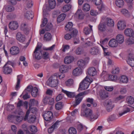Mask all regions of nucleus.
<instances>
[{
  "label": "nucleus",
  "mask_w": 134,
  "mask_h": 134,
  "mask_svg": "<svg viewBox=\"0 0 134 134\" xmlns=\"http://www.w3.org/2000/svg\"><path fill=\"white\" fill-rule=\"evenodd\" d=\"M81 116L85 117L91 121H93L98 118L97 114H93L90 109L87 108L86 105L81 109Z\"/></svg>",
  "instance_id": "1"
},
{
  "label": "nucleus",
  "mask_w": 134,
  "mask_h": 134,
  "mask_svg": "<svg viewBox=\"0 0 134 134\" xmlns=\"http://www.w3.org/2000/svg\"><path fill=\"white\" fill-rule=\"evenodd\" d=\"M57 76V75L54 74L49 79L47 82L48 86L51 87H54L57 86L58 81Z\"/></svg>",
  "instance_id": "2"
},
{
  "label": "nucleus",
  "mask_w": 134,
  "mask_h": 134,
  "mask_svg": "<svg viewBox=\"0 0 134 134\" xmlns=\"http://www.w3.org/2000/svg\"><path fill=\"white\" fill-rule=\"evenodd\" d=\"M90 79L86 77L79 85L78 91H80L87 89L90 83Z\"/></svg>",
  "instance_id": "3"
},
{
  "label": "nucleus",
  "mask_w": 134,
  "mask_h": 134,
  "mask_svg": "<svg viewBox=\"0 0 134 134\" xmlns=\"http://www.w3.org/2000/svg\"><path fill=\"white\" fill-rule=\"evenodd\" d=\"M73 24L71 22H69L65 26V30L68 31L72 32L73 36H76L78 31L75 29L73 28Z\"/></svg>",
  "instance_id": "4"
},
{
  "label": "nucleus",
  "mask_w": 134,
  "mask_h": 134,
  "mask_svg": "<svg viewBox=\"0 0 134 134\" xmlns=\"http://www.w3.org/2000/svg\"><path fill=\"white\" fill-rule=\"evenodd\" d=\"M92 1L96 5L98 6L97 8L100 12L104 9L105 6L101 0H92Z\"/></svg>",
  "instance_id": "5"
},
{
  "label": "nucleus",
  "mask_w": 134,
  "mask_h": 134,
  "mask_svg": "<svg viewBox=\"0 0 134 134\" xmlns=\"http://www.w3.org/2000/svg\"><path fill=\"white\" fill-rule=\"evenodd\" d=\"M106 23L102 19L98 26V30L102 32H104L106 31L107 29Z\"/></svg>",
  "instance_id": "6"
},
{
  "label": "nucleus",
  "mask_w": 134,
  "mask_h": 134,
  "mask_svg": "<svg viewBox=\"0 0 134 134\" xmlns=\"http://www.w3.org/2000/svg\"><path fill=\"white\" fill-rule=\"evenodd\" d=\"M43 116L46 121H49L53 118V114L51 111H47L45 112Z\"/></svg>",
  "instance_id": "7"
},
{
  "label": "nucleus",
  "mask_w": 134,
  "mask_h": 134,
  "mask_svg": "<svg viewBox=\"0 0 134 134\" xmlns=\"http://www.w3.org/2000/svg\"><path fill=\"white\" fill-rule=\"evenodd\" d=\"M75 102H73V105L76 107L82 101L83 99V97L78 94L75 97Z\"/></svg>",
  "instance_id": "8"
},
{
  "label": "nucleus",
  "mask_w": 134,
  "mask_h": 134,
  "mask_svg": "<svg viewBox=\"0 0 134 134\" xmlns=\"http://www.w3.org/2000/svg\"><path fill=\"white\" fill-rule=\"evenodd\" d=\"M104 21L106 23L108 26L112 27L114 25V22L113 20L111 18L107 17L103 19Z\"/></svg>",
  "instance_id": "9"
},
{
  "label": "nucleus",
  "mask_w": 134,
  "mask_h": 134,
  "mask_svg": "<svg viewBox=\"0 0 134 134\" xmlns=\"http://www.w3.org/2000/svg\"><path fill=\"white\" fill-rule=\"evenodd\" d=\"M74 60V57L71 55L66 56L64 59V62L66 64H70L72 63Z\"/></svg>",
  "instance_id": "10"
},
{
  "label": "nucleus",
  "mask_w": 134,
  "mask_h": 134,
  "mask_svg": "<svg viewBox=\"0 0 134 134\" xmlns=\"http://www.w3.org/2000/svg\"><path fill=\"white\" fill-rule=\"evenodd\" d=\"M18 27V23L16 21H12L10 22L9 24V28L11 30H16Z\"/></svg>",
  "instance_id": "11"
},
{
  "label": "nucleus",
  "mask_w": 134,
  "mask_h": 134,
  "mask_svg": "<svg viewBox=\"0 0 134 134\" xmlns=\"http://www.w3.org/2000/svg\"><path fill=\"white\" fill-rule=\"evenodd\" d=\"M114 106L113 102L110 100H109L107 103L106 110L108 112H110L112 111Z\"/></svg>",
  "instance_id": "12"
},
{
  "label": "nucleus",
  "mask_w": 134,
  "mask_h": 134,
  "mask_svg": "<svg viewBox=\"0 0 134 134\" xmlns=\"http://www.w3.org/2000/svg\"><path fill=\"white\" fill-rule=\"evenodd\" d=\"M90 54L93 55L98 54L100 52L99 49L97 47L91 48L90 49Z\"/></svg>",
  "instance_id": "13"
},
{
  "label": "nucleus",
  "mask_w": 134,
  "mask_h": 134,
  "mask_svg": "<svg viewBox=\"0 0 134 134\" xmlns=\"http://www.w3.org/2000/svg\"><path fill=\"white\" fill-rule=\"evenodd\" d=\"M10 51L11 54L12 55H16L19 53V49L17 47L13 46L10 48Z\"/></svg>",
  "instance_id": "14"
},
{
  "label": "nucleus",
  "mask_w": 134,
  "mask_h": 134,
  "mask_svg": "<svg viewBox=\"0 0 134 134\" xmlns=\"http://www.w3.org/2000/svg\"><path fill=\"white\" fill-rule=\"evenodd\" d=\"M16 37L17 40L21 42H24L25 39V36L20 32H18L16 34Z\"/></svg>",
  "instance_id": "15"
},
{
  "label": "nucleus",
  "mask_w": 134,
  "mask_h": 134,
  "mask_svg": "<svg viewBox=\"0 0 134 134\" xmlns=\"http://www.w3.org/2000/svg\"><path fill=\"white\" fill-rule=\"evenodd\" d=\"M125 35L129 37L133 36L134 35V32L133 30L131 28H127L124 31Z\"/></svg>",
  "instance_id": "16"
},
{
  "label": "nucleus",
  "mask_w": 134,
  "mask_h": 134,
  "mask_svg": "<svg viewBox=\"0 0 134 134\" xmlns=\"http://www.w3.org/2000/svg\"><path fill=\"white\" fill-rule=\"evenodd\" d=\"M82 73V70L80 67L75 68L73 71V74L75 76H77L80 75Z\"/></svg>",
  "instance_id": "17"
},
{
  "label": "nucleus",
  "mask_w": 134,
  "mask_h": 134,
  "mask_svg": "<svg viewBox=\"0 0 134 134\" xmlns=\"http://www.w3.org/2000/svg\"><path fill=\"white\" fill-rule=\"evenodd\" d=\"M132 54H130L129 55V59L127 61V63L132 67H134V59L133 57Z\"/></svg>",
  "instance_id": "18"
},
{
  "label": "nucleus",
  "mask_w": 134,
  "mask_h": 134,
  "mask_svg": "<svg viewBox=\"0 0 134 134\" xmlns=\"http://www.w3.org/2000/svg\"><path fill=\"white\" fill-rule=\"evenodd\" d=\"M88 74L90 76H94L96 74V71L95 68L91 67L88 69Z\"/></svg>",
  "instance_id": "19"
},
{
  "label": "nucleus",
  "mask_w": 134,
  "mask_h": 134,
  "mask_svg": "<svg viewBox=\"0 0 134 134\" xmlns=\"http://www.w3.org/2000/svg\"><path fill=\"white\" fill-rule=\"evenodd\" d=\"M35 54V57L36 59L39 60L42 57L43 51H37L36 52H34Z\"/></svg>",
  "instance_id": "20"
},
{
  "label": "nucleus",
  "mask_w": 134,
  "mask_h": 134,
  "mask_svg": "<svg viewBox=\"0 0 134 134\" xmlns=\"http://www.w3.org/2000/svg\"><path fill=\"white\" fill-rule=\"evenodd\" d=\"M126 26L125 22L124 21H119L118 23V28L120 30H123L125 28Z\"/></svg>",
  "instance_id": "21"
},
{
  "label": "nucleus",
  "mask_w": 134,
  "mask_h": 134,
  "mask_svg": "<svg viewBox=\"0 0 134 134\" xmlns=\"http://www.w3.org/2000/svg\"><path fill=\"white\" fill-rule=\"evenodd\" d=\"M118 43L114 39H111L109 42V45L110 47H117L118 45Z\"/></svg>",
  "instance_id": "22"
},
{
  "label": "nucleus",
  "mask_w": 134,
  "mask_h": 134,
  "mask_svg": "<svg viewBox=\"0 0 134 134\" xmlns=\"http://www.w3.org/2000/svg\"><path fill=\"white\" fill-rule=\"evenodd\" d=\"M62 91L68 97L70 98H74L76 96L74 92H69L64 90L63 89L62 90Z\"/></svg>",
  "instance_id": "23"
},
{
  "label": "nucleus",
  "mask_w": 134,
  "mask_h": 134,
  "mask_svg": "<svg viewBox=\"0 0 134 134\" xmlns=\"http://www.w3.org/2000/svg\"><path fill=\"white\" fill-rule=\"evenodd\" d=\"M126 44L127 45H131L134 44V37L130 36L126 40Z\"/></svg>",
  "instance_id": "24"
},
{
  "label": "nucleus",
  "mask_w": 134,
  "mask_h": 134,
  "mask_svg": "<svg viewBox=\"0 0 134 134\" xmlns=\"http://www.w3.org/2000/svg\"><path fill=\"white\" fill-rule=\"evenodd\" d=\"M3 68V72L5 74H10L12 71V69L10 68L9 66H6V65H4Z\"/></svg>",
  "instance_id": "25"
},
{
  "label": "nucleus",
  "mask_w": 134,
  "mask_h": 134,
  "mask_svg": "<svg viewBox=\"0 0 134 134\" xmlns=\"http://www.w3.org/2000/svg\"><path fill=\"white\" fill-rule=\"evenodd\" d=\"M116 41L119 44L122 43L124 41L123 36L121 34L118 35L116 36Z\"/></svg>",
  "instance_id": "26"
},
{
  "label": "nucleus",
  "mask_w": 134,
  "mask_h": 134,
  "mask_svg": "<svg viewBox=\"0 0 134 134\" xmlns=\"http://www.w3.org/2000/svg\"><path fill=\"white\" fill-rule=\"evenodd\" d=\"M25 17L28 19H32L33 16V13L31 11H27L24 14Z\"/></svg>",
  "instance_id": "27"
},
{
  "label": "nucleus",
  "mask_w": 134,
  "mask_h": 134,
  "mask_svg": "<svg viewBox=\"0 0 134 134\" xmlns=\"http://www.w3.org/2000/svg\"><path fill=\"white\" fill-rule=\"evenodd\" d=\"M21 29L24 31V33L25 34H28L29 30L27 28L26 24L25 23L22 24L21 26Z\"/></svg>",
  "instance_id": "28"
},
{
  "label": "nucleus",
  "mask_w": 134,
  "mask_h": 134,
  "mask_svg": "<svg viewBox=\"0 0 134 134\" xmlns=\"http://www.w3.org/2000/svg\"><path fill=\"white\" fill-rule=\"evenodd\" d=\"M58 121H57L53 125L48 129V131L49 133H52L54 129L57 128V125H58Z\"/></svg>",
  "instance_id": "29"
},
{
  "label": "nucleus",
  "mask_w": 134,
  "mask_h": 134,
  "mask_svg": "<svg viewBox=\"0 0 134 134\" xmlns=\"http://www.w3.org/2000/svg\"><path fill=\"white\" fill-rule=\"evenodd\" d=\"M100 96L101 98L104 99L108 97V92L104 90H101L100 91Z\"/></svg>",
  "instance_id": "30"
},
{
  "label": "nucleus",
  "mask_w": 134,
  "mask_h": 134,
  "mask_svg": "<svg viewBox=\"0 0 134 134\" xmlns=\"http://www.w3.org/2000/svg\"><path fill=\"white\" fill-rule=\"evenodd\" d=\"M75 14L78 16V18L80 19H83L85 16L81 9H78Z\"/></svg>",
  "instance_id": "31"
},
{
  "label": "nucleus",
  "mask_w": 134,
  "mask_h": 134,
  "mask_svg": "<svg viewBox=\"0 0 134 134\" xmlns=\"http://www.w3.org/2000/svg\"><path fill=\"white\" fill-rule=\"evenodd\" d=\"M52 38V36L51 34L48 32L46 33L43 37V40L45 41H49L51 40Z\"/></svg>",
  "instance_id": "32"
},
{
  "label": "nucleus",
  "mask_w": 134,
  "mask_h": 134,
  "mask_svg": "<svg viewBox=\"0 0 134 134\" xmlns=\"http://www.w3.org/2000/svg\"><path fill=\"white\" fill-rule=\"evenodd\" d=\"M23 76L21 75H18L17 76V81L16 85L15 86V89L16 90H18L20 87V82L23 78Z\"/></svg>",
  "instance_id": "33"
},
{
  "label": "nucleus",
  "mask_w": 134,
  "mask_h": 134,
  "mask_svg": "<svg viewBox=\"0 0 134 134\" xmlns=\"http://www.w3.org/2000/svg\"><path fill=\"white\" fill-rule=\"evenodd\" d=\"M66 15L65 14H62L59 15L57 18V21L58 23H60L63 21L65 19Z\"/></svg>",
  "instance_id": "34"
},
{
  "label": "nucleus",
  "mask_w": 134,
  "mask_h": 134,
  "mask_svg": "<svg viewBox=\"0 0 134 134\" xmlns=\"http://www.w3.org/2000/svg\"><path fill=\"white\" fill-rule=\"evenodd\" d=\"M115 3L117 6L119 8H122L124 4V2L123 0H116Z\"/></svg>",
  "instance_id": "35"
},
{
  "label": "nucleus",
  "mask_w": 134,
  "mask_h": 134,
  "mask_svg": "<svg viewBox=\"0 0 134 134\" xmlns=\"http://www.w3.org/2000/svg\"><path fill=\"white\" fill-rule=\"evenodd\" d=\"M63 103L61 102L57 103L55 105V107L56 109L57 110H59L61 109L63 106Z\"/></svg>",
  "instance_id": "36"
},
{
  "label": "nucleus",
  "mask_w": 134,
  "mask_h": 134,
  "mask_svg": "<svg viewBox=\"0 0 134 134\" xmlns=\"http://www.w3.org/2000/svg\"><path fill=\"white\" fill-rule=\"evenodd\" d=\"M49 6L51 9L54 8L56 5L55 0H49Z\"/></svg>",
  "instance_id": "37"
},
{
  "label": "nucleus",
  "mask_w": 134,
  "mask_h": 134,
  "mask_svg": "<svg viewBox=\"0 0 134 134\" xmlns=\"http://www.w3.org/2000/svg\"><path fill=\"white\" fill-rule=\"evenodd\" d=\"M77 63L79 67L83 68L85 65V62L83 60L80 59L78 60Z\"/></svg>",
  "instance_id": "38"
},
{
  "label": "nucleus",
  "mask_w": 134,
  "mask_h": 134,
  "mask_svg": "<svg viewBox=\"0 0 134 134\" xmlns=\"http://www.w3.org/2000/svg\"><path fill=\"white\" fill-rule=\"evenodd\" d=\"M38 90L36 87H34L33 88L31 93L32 96L34 97H36L37 94Z\"/></svg>",
  "instance_id": "39"
},
{
  "label": "nucleus",
  "mask_w": 134,
  "mask_h": 134,
  "mask_svg": "<svg viewBox=\"0 0 134 134\" xmlns=\"http://www.w3.org/2000/svg\"><path fill=\"white\" fill-rule=\"evenodd\" d=\"M38 104V101L34 99H30L29 103V107L30 108L32 106L35 105H36Z\"/></svg>",
  "instance_id": "40"
},
{
  "label": "nucleus",
  "mask_w": 134,
  "mask_h": 134,
  "mask_svg": "<svg viewBox=\"0 0 134 134\" xmlns=\"http://www.w3.org/2000/svg\"><path fill=\"white\" fill-rule=\"evenodd\" d=\"M128 81V79L126 76H122L120 78V82L121 83H127Z\"/></svg>",
  "instance_id": "41"
},
{
  "label": "nucleus",
  "mask_w": 134,
  "mask_h": 134,
  "mask_svg": "<svg viewBox=\"0 0 134 134\" xmlns=\"http://www.w3.org/2000/svg\"><path fill=\"white\" fill-rule=\"evenodd\" d=\"M90 7L89 5L87 3H85L83 6L82 10L85 12L88 11L90 9Z\"/></svg>",
  "instance_id": "42"
},
{
  "label": "nucleus",
  "mask_w": 134,
  "mask_h": 134,
  "mask_svg": "<svg viewBox=\"0 0 134 134\" xmlns=\"http://www.w3.org/2000/svg\"><path fill=\"white\" fill-rule=\"evenodd\" d=\"M127 103L129 104H132L134 102V99L133 97L130 96L127 97Z\"/></svg>",
  "instance_id": "43"
},
{
  "label": "nucleus",
  "mask_w": 134,
  "mask_h": 134,
  "mask_svg": "<svg viewBox=\"0 0 134 134\" xmlns=\"http://www.w3.org/2000/svg\"><path fill=\"white\" fill-rule=\"evenodd\" d=\"M36 116L34 115H31L30 116L29 118L28 119V122L30 123H33L34 122L36 119Z\"/></svg>",
  "instance_id": "44"
},
{
  "label": "nucleus",
  "mask_w": 134,
  "mask_h": 134,
  "mask_svg": "<svg viewBox=\"0 0 134 134\" xmlns=\"http://www.w3.org/2000/svg\"><path fill=\"white\" fill-rule=\"evenodd\" d=\"M92 31L91 29L88 27H85L83 30V32L86 35H87L89 34Z\"/></svg>",
  "instance_id": "45"
},
{
  "label": "nucleus",
  "mask_w": 134,
  "mask_h": 134,
  "mask_svg": "<svg viewBox=\"0 0 134 134\" xmlns=\"http://www.w3.org/2000/svg\"><path fill=\"white\" fill-rule=\"evenodd\" d=\"M71 7V6L70 4H66L63 7L62 11L64 12H66L70 9Z\"/></svg>",
  "instance_id": "46"
},
{
  "label": "nucleus",
  "mask_w": 134,
  "mask_h": 134,
  "mask_svg": "<svg viewBox=\"0 0 134 134\" xmlns=\"http://www.w3.org/2000/svg\"><path fill=\"white\" fill-rule=\"evenodd\" d=\"M83 52V48L81 47H78L75 51V53L77 55H80Z\"/></svg>",
  "instance_id": "47"
},
{
  "label": "nucleus",
  "mask_w": 134,
  "mask_h": 134,
  "mask_svg": "<svg viewBox=\"0 0 134 134\" xmlns=\"http://www.w3.org/2000/svg\"><path fill=\"white\" fill-rule=\"evenodd\" d=\"M121 12L122 14L125 15L127 17H128L130 16V14L128 12V10L126 9H122L121 10Z\"/></svg>",
  "instance_id": "48"
},
{
  "label": "nucleus",
  "mask_w": 134,
  "mask_h": 134,
  "mask_svg": "<svg viewBox=\"0 0 134 134\" xmlns=\"http://www.w3.org/2000/svg\"><path fill=\"white\" fill-rule=\"evenodd\" d=\"M76 36H73L72 32H71L70 34H66L64 36V38L66 40H68L70 39L71 37Z\"/></svg>",
  "instance_id": "49"
},
{
  "label": "nucleus",
  "mask_w": 134,
  "mask_h": 134,
  "mask_svg": "<svg viewBox=\"0 0 134 134\" xmlns=\"http://www.w3.org/2000/svg\"><path fill=\"white\" fill-rule=\"evenodd\" d=\"M67 68L64 65H62L60 66L59 68V71L62 73H65L66 71Z\"/></svg>",
  "instance_id": "50"
},
{
  "label": "nucleus",
  "mask_w": 134,
  "mask_h": 134,
  "mask_svg": "<svg viewBox=\"0 0 134 134\" xmlns=\"http://www.w3.org/2000/svg\"><path fill=\"white\" fill-rule=\"evenodd\" d=\"M116 119V115L114 114L111 115L109 116L107 119L108 122L113 121L115 120Z\"/></svg>",
  "instance_id": "51"
},
{
  "label": "nucleus",
  "mask_w": 134,
  "mask_h": 134,
  "mask_svg": "<svg viewBox=\"0 0 134 134\" xmlns=\"http://www.w3.org/2000/svg\"><path fill=\"white\" fill-rule=\"evenodd\" d=\"M68 131L69 134H76L77 133L76 129L73 127L69 128Z\"/></svg>",
  "instance_id": "52"
},
{
  "label": "nucleus",
  "mask_w": 134,
  "mask_h": 134,
  "mask_svg": "<svg viewBox=\"0 0 134 134\" xmlns=\"http://www.w3.org/2000/svg\"><path fill=\"white\" fill-rule=\"evenodd\" d=\"M73 80L71 79H69L65 82V84L68 86H71L73 84Z\"/></svg>",
  "instance_id": "53"
},
{
  "label": "nucleus",
  "mask_w": 134,
  "mask_h": 134,
  "mask_svg": "<svg viewBox=\"0 0 134 134\" xmlns=\"http://www.w3.org/2000/svg\"><path fill=\"white\" fill-rule=\"evenodd\" d=\"M42 57L44 59H47L49 57L48 53L47 51L43 50Z\"/></svg>",
  "instance_id": "54"
},
{
  "label": "nucleus",
  "mask_w": 134,
  "mask_h": 134,
  "mask_svg": "<svg viewBox=\"0 0 134 134\" xmlns=\"http://www.w3.org/2000/svg\"><path fill=\"white\" fill-rule=\"evenodd\" d=\"M42 20V24L40 25V26L41 27H43L44 26L47 24L48 22L47 19L46 18H43Z\"/></svg>",
  "instance_id": "55"
},
{
  "label": "nucleus",
  "mask_w": 134,
  "mask_h": 134,
  "mask_svg": "<svg viewBox=\"0 0 134 134\" xmlns=\"http://www.w3.org/2000/svg\"><path fill=\"white\" fill-rule=\"evenodd\" d=\"M52 25L51 23H48L45 27V30L46 31H50L52 29Z\"/></svg>",
  "instance_id": "56"
},
{
  "label": "nucleus",
  "mask_w": 134,
  "mask_h": 134,
  "mask_svg": "<svg viewBox=\"0 0 134 134\" xmlns=\"http://www.w3.org/2000/svg\"><path fill=\"white\" fill-rule=\"evenodd\" d=\"M15 118H16V116L9 115L8 117V120L10 122H12V121L15 120Z\"/></svg>",
  "instance_id": "57"
},
{
  "label": "nucleus",
  "mask_w": 134,
  "mask_h": 134,
  "mask_svg": "<svg viewBox=\"0 0 134 134\" xmlns=\"http://www.w3.org/2000/svg\"><path fill=\"white\" fill-rule=\"evenodd\" d=\"M130 111V108H127L125 109L121 113H119V114L120 116H122L123 114L127 113V112H129Z\"/></svg>",
  "instance_id": "58"
},
{
  "label": "nucleus",
  "mask_w": 134,
  "mask_h": 134,
  "mask_svg": "<svg viewBox=\"0 0 134 134\" xmlns=\"http://www.w3.org/2000/svg\"><path fill=\"white\" fill-rule=\"evenodd\" d=\"M89 93V90H86L79 93V95H80L83 97L85 95L88 94Z\"/></svg>",
  "instance_id": "59"
},
{
  "label": "nucleus",
  "mask_w": 134,
  "mask_h": 134,
  "mask_svg": "<svg viewBox=\"0 0 134 134\" xmlns=\"http://www.w3.org/2000/svg\"><path fill=\"white\" fill-rule=\"evenodd\" d=\"M30 130L32 132H36L37 131V127L35 126L32 125L30 127Z\"/></svg>",
  "instance_id": "60"
},
{
  "label": "nucleus",
  "mask_w": 134,
  "mask_h": 134,
  "mask_svg": "<svg viewBox=\"0 0 134 134\" xmlns=\"http://www.w3.org/2000/svg\"><path fill=\"white\" fill-rule=\"evenodd\" d=\"M50 97L48 96H46L43 98V102L44 104H47L48 103Z\"/></svg>",
  "instance_id": "61"
},
{
  "label": "nucleus",
  "mask_w": 134,
  "mask_h": 134,
  "mask_svg": "<svg viewBox=\"0 0 134 134\" xmlns=\"http://www.w3.org/2000/svg\"><path fill=\"white\" fill-rule=\"evenodd\" d=\"M6 9L8 12H11L14 10V8L13 6L11 5L7 7Z\"/></svg>",
  "instance_id": "62"
},
{
  "label": "nucleus",
  "mask_w": 134,
  "mask_h": 134,
  "mask_svg": "<svg viewBox=\"0 0 134 134\" xmlns=\"http://www.w3.org/2000/svg\"><path fill=\"white\" fill-rule=\"evenodd\" d=\"M109 79L112 81H115L117 79V77L115 75H111L109 76Z\"/></svg>",
  "instance_id": "63"
},
{
  "label": "nucleus",
  "mask_w": 134,
  "mask_h": 134,
  "mask_svg": "<svg viewBox=\"0 0 134 134\" xmlns=\"http://www.w3.org/2000/svg\"><path fill=\"white\" fill-rule=\"evenodd\" d=\"M33 88V87L32 86H28L27 87V88L25 90L23 93L26 92V90L29 93H30V92H31V91H32V90Z\"/></svg>",
  "instance_id": "64"
}]
</instances>
